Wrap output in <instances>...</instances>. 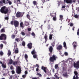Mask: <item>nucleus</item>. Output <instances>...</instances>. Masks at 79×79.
I'll return each instance as SVG.
<instances>
[{
  "label": "nucleus",
  "mask_w": 79,
  "mask_h": 79,
  "mask_svg": "<svg viewBox=\"0 0 79 79\" xmlns=\"http://www.w3.org/2000/svg\"><path fill=\"white\" fill-rule=\"evenodd\" d=\"M62 76H63L64 77H68V74L67 73H64L62 75Z\"/></svg>",
  "instance_id": "obj_22"
},
{
  "label": "nucleus",
  "mask_w": 79,
  "mask_h": 79,
  "mask_svg": "<svg viewBox=\"0 0 79 79\" xmlns=\"http://www.w3.org/2000/svg\"><path fill=\"white\" fill-rule=\"evenodd\" d=\"M76 10H77V11H78L79 12V7H76Z\"/></svg>",
  "instance_id": "obj_54"
},
{
  "label": "nucleus",
  "mask_w": 79,
  "mask_h": 79,
  "mask_svg": "<svg viewBox=\"0 0 79 79\" xmlns=\"http://www.w3.org/2000/svg\"><path fill=\"white\" fill-rule=\"evenodd\" d=\"M49 51L50 53L53 52V47H52V46H50L49 48Z\"/></svg>",
  "instance_id": "obj_16"
},
{
  "label": "nucleus",
  "mask_w": 79,
  "mask_h": 79,
  "mask_svg": "<svg viewBox=\"0 0 79 79\" xmlns=\"http://www.w3.org/2000/svg\"><path fill=\"white\" fill-rule=\"evenodd\" d=\"M2 66L4 68H6V65L4 63H2Z\"/></svg>",
  "instance_id": "obj_28"
},
{
  "label": "nucleus",
  "mask_w": 79,
  "mask_h": 79,
  "mask_svg": "<svg viewBox=\"0 0 79 79\" xmlns=\"http://www.w3.org/2000/svg\"><path fill=\"white\" fill-rule=\"evenodd\" d=\"M23 15H24V14L23 13H20V16H21V17H22L23 16Z\"/></svg>",
  "instance_id": "obj_59"
},
{
  "label": "nucleus",
  "mask_w": 79,
  "mask_h": 79,
  "mask_svg": "<svg viewBox=\"0 0 79 79\" xmlns=\"http://www.w3.org/2000/svg\"><path fill=\"white\" fill-rule=\"evenodd\" d=\"M11 51H10V50H8V53H7L8 56H11Z\"/></svg>",
  "instance_id": "obj_24"
},
{
  "label": "nucleus",
  "mask_w": 79,
  "mask_h": 79,
  "mask_svg": "<svg viewBox=\"0 0 79 79\" xmlns=\"http://www.w3.org/2000/svg\"><path fill=\"white\" fill-rule=\"evenodd\" d=\"M13 21H12L10 22V24H11V25H13Z\"/></svg>",
  "instance_id": "obj_60"
},
{
  "label": "nucleus",
  "mask_w": 79,
  "mask_h": 79,
  "mask_svg": "<svg viewBox=\"0 0 79 79\" xmlns=\"http://www.w3.org/2000/svg\"><path fill=\"white\" fill-rule=\"evenodd\" d=\"M49 39L50 40H51L52 39V35H50L49 36Z\"/></svg>",
  "instance_id": "obj_45"
},
{
  "label": "nucleus",
  "mask_w": 79,
  "mask_h": 79,
  "mask_svg": "<svg viewBox=\"0 0 79 79\" xmlns=\"http://www.w3.org/2000/svg\"><path fill=\"white\" fill-rule=\"evenodd\" d=\"M64 2H66L67 3H72L73 0H64Z\"/></svg>",
  "instance_id": "obj_11"
},
{
  "label": "nucleus",
  "mask_w": 79,
  "mask_h": 79,
  "mask_svg": "<svg viewBox=\"0 0 79 79\" xmlns=\"http://www.w3.org/2000/svg\"><path fill=\"white\" fill-rule=\"evenodd\" d=\"M60 19L59 20H60L61 21H62V19H63V16L62 15H60Z\"/></svg>",
  "instance_id": "obj_21"
},
{
  "label": "nucleus",
  "mask_w": 79,
  "mask_h": 79,
  "mask_svg": "<svg viewBox=\"0 0 79 79\" xmlns=\"http://www.w3.org/2000/svg\"><path fill=\"white\" fill-rule=\"evenodd\" d=\"M66 7V6L64 5L62 7V8H65Z\"/></svg>",
  "instance_id": "obj_63"
},
{
  "label": "nucleus",
  "mask_w": 79,
  "mask_h": 79,
  "mask_svg": "<svg viewBox=\"0 0 79 79\" xmlns=\"http://www.w3.org/2000/svg\"><path fill=\"white\" fill-rule=\"evenodd\" d=\"M14 3H17V4H19L20 3V0H17L16 1H14Z\"/></svg>",
  "instance_id": "obj_26"
},
{
  "label": "nucleus",
  "mask_w": 79,
  "mask_h": 79,
  "mask_svg": "<svg viewBox=\"0 0 79 79\" xmlns=\"http://www.w3.org/2000/svg\"><path fill=\"white\" fill-rule=\"evenodd\" d=\"M31 35L32 36H34V37L35 36V33H34V32H32L31 33Z\"/></svg>",
  "instance_id": "obj_50"
},
{
  "label": "nucleus",
  "mask_w": 79,
  "mask_h": 79,
  "mask_svg": "<svg viewBox=\"0 0 79 79\" xmlns=\"http://www.w3.org/2000/svg\"><path fill=\"white\" fill-rule=\"evenodd\" d=\"M16 37V36L14 35H11V37L12 39H14L15 38V37Z\"/></svg>",
  "instance_id": "obj_35"
},
{
  "label": "nucleus",
  "mask_w": 79,
  "mask_h": 79,
  "mask_svg": "<svg viewBox=\"0 0 79 79\" xmlns=\"http://www.w3.org/2000/svg\"><path fill=\"white\" fill-rule=\"evenodd\" d=\"M14 44H15V48H14V49L13 50V51H15V49H16V48H18L17 47V44H16V42H15L14 43Z\"/></svg>",
  "instance_id": "obj_25"
},
{
  "label": "nucleus",
  "mask_w": 79,
  "mask_h": 79,
  "mask_svg": "<svg viewBox=\"0 0 79 79\" xmlns=\"http://www.w3.org/2000/svg\"><path fill=\"white\" fill-rule=\"evenodd\" d=\"M6 35L4 34H2L0 36V40H6Z\"/></svg>",
  "instance_id": "obj_3"
},
{
  "label": "nucleus",
  "mask_w": 79,
  "mask_h": 79,
  "mask_svg": "<svg viewBox=\"0 0 79 79\" xmlns=\"http://www.w3.org/2000/svg\"><path fill=\"white\" fill-rule=\"evenodd\" d=\"M13 79V75H11L10 76L9 79Z\"/></svg>",
  "instance_id": "obj_56"
},
{
  "label": "nucleus",
  "mask_w": 79,
  "mask_h": 79,
  "mask_svg": "<svg viewBox=\"0 0 79 79\" xmlns=\"http://www.w3.org/2000/svg\"><path fill=\"white\" fill-rule=\"evenodd\" d=\"M15 71L14 70H12V73L13 74H15Z\"/></svg>",
  "instance_id": "obj_61"
},
{
  "label": "nucleus",
  "mask_w": 79,
  "mask_h": 79,
  "mask_svg": "<svg viewBox=\"0 0 79 79\" xmlns=\"http://www.w3.org/2000/svg\"><path fill=\"white\" fill-rule=\"evenodd\" d=\"M32 44L31 43H30L28 44H27V47L28 48L31 50L32 48Z\"/></svg>",
  "instance_id": "obj_8"
},
{
  "label": "nucleus",
  "mask_w": 79,
  "mask_h": 79,
  "mask_svg": "<svg viewBox=\"0 0 79 79\" xmlns=\"http://www.w3.org/2000/svg\"><path fill=\"white\" fill-rule=\"evenodd\" d=\"M0 11L2 13H4V14H7L9 11V10L8 8H6V6H4L1 7L0 9Z\"/></svg>",
  "instance_id": "obj_1"
},
{
  "label": "nucleus",
  "mask_w": 79,
  "mask_h": 79,
  "mask_svg": "<svg viewBox=\"0 0 79 79\" xmlns=\"http://www.w3.org/2000/svg\"><path fill=\"white\" fill-rule=\"evenodd\" d=\"M57 58V56H56V55L55 54L53 55L52 57H51L49 58L50 62L54 63L55 61L56 60Z\"/></svg>",
  "instance_id": "obj_2"
},
{
  "label": "nucleus",
  "mask_w": 79,
  "mask_h": 79,
  "mask_svg": "<svg viewBox=\"0 0 79 79\" xmlns=\"http://www.w3.org/2000/svg\"><path fill=\"white\" fill-rule=\"evenodd\" d=\"M13 60L12 59H10L9 60V64H13Z\"/></svg>",
  "instance_id": "obj_20"
},
{
  "label": "nucleus",
  "mask_w": 79,
  "mask_h": 79,
  "mask_svg": "<svg viewBox=\"0 0 79 79\" xmlns=\"http://www.w3.org/2000/svg\"><path fill=\"white\" fill-rule=\"evenodd\" d=\"M13 65L14 66H16L17 65V64H18V61H13V63H12Z\"/></svg>",
  "instance_id": "obj_18"
},
{
  "label": "nucleus",
  "mask_w": 79,
  "mask_h": 79,
  "mask_svg": "<svg viewBox=\"0 0 79 79\" xmlns=\"http://www.w3.org/2000/svg\"><path fill=\"white\" fill-rule=\"evenodd\" d=\"M58 67V64H56L55 65V69H57Z\"/></svg>",
  "instance_id": "obj_47"
},
{
  "label": "nucleus",
  "mask_w": 79,
  "mask_h": 79,
  "mask_svg": "<svg viewBox=\"0 0 79 79\" xmlns=\"http://www.w3.org/2000/svg\"><path fill=\"white\" fill-rule=\"evenodd\" d=\"M16 72L17 74H19L21 73V69L20 66H18L17 69L16 70Z\"/></svg>",
  "instance_id": "obj_6"
},
{
  "label": "nucleus",
  "mask_w": 79,
  "mask_h": 79,
  "mask_svg": "<svg viewBox=\"0 0 79 79\" xmlns=\"http://www.w3.org/2000/svg\"><path fill=\"white\" fill-rule=\"evenodd\" d=\"M27 73H28L27 71H25V74L26 75V74H27Z\"/></svg>",
  "instance_id": "obj_62"
},
{
  "label": "nucleus",
  "mask_w": 79,
  "mask_h": 79,
  "mask_svg": "<svg viewBox=\"0 0 79 79\" xmlns=\"http://www.w3.org/2000/svg\"><path fill=\"white\" fill-rule=\"evenodd\" d=\"M74 26V24H73V23H71L70 24V26L71 27H72V26Z\"/></svg>",
  "instance_id": "obj_46"
},
{
  "label": "nucleus",
  "mask_w": 79,
  "mask_h": 79,
  "mask_svg": "<svg viewBox=\"0 0 79 79\" xmlns=\"http://www.w3.org/2000/svg\"><path fill=\"white\" fill-rule=\"evenodd\" d=\"M1 32H5V30L4 28H2L1 30Z\"/></svg>",
  "instance_id": "obj_33"
},
{
  "label": "nucleus",
  "mask_w": 79,
  "mask_h": 79,
  "mask_svg": "<svg viewBox=\"0 0 79 79\" xmlns=\"http://www.w3.org/2000/svg\"><path fill=\"white\" fill-rule=\"evenodd\" d=\"M0 47L1 48V49L3 48V45L2 44H1L0 45Z\"/></svg>",
  "instance_id": "obj_42"
},
{
  "label": "nucleus",
  "mask_w": 79,
  "mask_h": 79,
  "mask_svg": "<svg viewBox=\"0 0 79 79\" xmlns=\"http://www.w3.org/2000/svg\"><path fill=\"white\" fill-rule=\"evenodd\" d=\"M27 17L28 19L29 20H31V18H30V15H29V14H27Z\"/></svg>",
  "instance_id": "obj_34"
},
{
  "label": "nucleus",
  "mask_w": 79,
  "mask_h": 79,
  "mask_svg": "<svg viewBox=\"0 0 79 79\" xmlns=\"http://www.w3.org/2000/svg\"><path fill=\"white\" fill-rule=\"evenodd\" d=\"M36 75H37V76H39V77H42V75H41L40 73H37L36 74Z\"/></svg>",
  "instance_id": "obj_38"
},
{
  "label": "nucleus",
  "mask_w": 79,
  "mask_h": 79,
  "mask_svg": "<svg viewBox=\"0 0 79 79\" xmlns=\"http://www.w3.org/2000/svg\"><path fill=\"white\" fill-rule=\"evenodd\" d=\"M24 57L25 58V60H26L27 61H28V60H27V59L28 58V56L27 54H25L24 56Z\"/></svg>",
  "instance_id": "obj_19"
},
{
  "label": "nucleus",
  "mask_w": 79,
  "mask_h": 79,
  "mask_svg": "<svg viewBox=\"0 0 79 79\" xmlns=\"http://www.w3.org/2000/svg\"><path fill=\"white\" fill-rule=\"evenodd\" d=\"M74 74L75 75H74L73 77V79H79V77H78V75H77L78 74V73H77V71H75L74 72ZM75 76H76V77Z\"/></svg>",
  "instance_id": "obj_5"
},
{
  "label": "nucleus",
  "mask_w": 79,
  "mask_h": 79,
  "mask_svg": "<svg viewBox=\"0 0 79 79\" xmlns=\"http://www.w3.org/2000/svg\"><path fill=\"white\" fill-rule=\"evenodd\" d=\"M47 37H48V36H47V33H46L44 36V38L45 40H47Z\"/></svg>",
  "instance_id": "obj_30"
},
{
  "label": "nucleus",
  "mask_w": 79,
  "mask_h": 79,
  "mask_svg": "<svg viewBox=\"0 0 79 79\" xmlns=\"http://www.w3.org/2000/svg\"><path fill=\"white\" fill-rule=\"evenodd\" d=\"M33 3L34 4V5H37V2L35 1H34L33 2Z\"/></svg>",
  "instance_id": "obj_31"
},
{
  "label": "nucleus",
  "mask_w": 79,
  "mask_h": 79,
  "mask_svg": "<svg viewBox=\"0 0 79 79\" xmlns=\"http://www.w3.org/2000/svg\"><path fill=\"white\" fill-rule=\"evenodd\" d=\"M32 79H40L39 77H34L32 78Z\"/></svg>",
  "instance_id": "obj_43"
},
{
  "label": "nucleus",
  "mask_w": 79,
  "mask_h": 79,
  "mask_svg": "<svg viewBox=\"0 0 79 79\" xmlns=\"http://www.w3.org/2000/svg\"><path fill=\"white\" fill-rule=\"evenodd\" d=\"M20 26L21 27H23V22H21L20 23Z\"/></svg>",
  "instance_id": "obj_36"
},
{
  "label": "nucleus",
  "mask_w": 79,
  "mask_h": 79,
  "mask_svg": "<svg viewBox=\"0 0 79 79\" xmlns=\"http://www.w3.org/2000/svg\"><path fill=\"white\" fill-rule=\"evenodd\" d=\"M63 45L64 47L65 48V49H67V47H66V42H64Z\"/></svg>",
  "instance_id": "obj_27"
},
{
  "label": "nucleus",
  "mask_w": 79,
  "mask_h": 79,
  "mask_svg": "<svg viewBox=\"0 0 79 79\" xmlns=\"http://www.w3.org/2000/svg\"><path fill=\"white\" fill-rule=\"evenodd\" d=\"M8 3H9V5H11L12 3L11 2L9 1L8 2Z\"/></svg>",
  "instance_id": "obj_53"
},
{
  "label": "nucleus",
  "mask_w": 79,
  "mask_h": 79,
  "mask_svg": "<svg viewBox=\"0 0 79 79\" xmlns=\"http://www.w3.org/2000/svg\"><path fill=\"white\" fill-rule=\"evenodd\" d=\"M55 41H54L53 42L52 44V47H54L55 46Z\"/></svg>",
  "instance_id": "obj_39"
},
{
  "label": "nucleus",
  "mask_w": 79,
  "mask_h": 79,
  "mask_svg": "<svg viewBox=\"0 0 79 79\" xmlns=\"http://www.w3.org/2000/svg\"><path fill=\"white\" fill-rule=\"evenodd\" d=\"M22 45L24 47L25 46V45H26V43H25V42L24 41H23L22 42Z\"/></svg>",
  "instance_id": "obj_40"
},
{
  "label": "nucleus",
  "mask_w": 79,
  "mask_h": 79,
  "mask_svg": "<svg viewBox=\"0 0 79 79\" xmlns=\"http://www.w3.org/2000/svg\"><path fill=\"white\" fill-rule=\"evenodd\" d=\"M64 55H65L66 56H67V55H68V53L67 52H65Z\"/></svg>",
  "instance_id": "obj_57"
},
{
  "label": "nucleus",
  "mask_w": 79,
  "mask_h": 79,
  "mask_svg": "<svg viewBox=\"0 0 79 79\" xmlns=\"http://www.w3.org/2000/svg\"><path fill=\"white\" fill-rule=\"evenodd\" d=\"M77 43L76 42H74L73 44V47L74 48H76L77 47Z\"/></svg>",
  "instance_id": "obj_13"
},
{
  "label": "nucleus",
  "mask_w": 79,
  "mask_h": 79,
  "mask_svg": "<svg viewBox=\"0 0 79 79\" xmlns=\"http://www.w3.org/2000/svg\"><path fill=\"white\" fill-rule=\"evenodd\" d=\"M2 3H3L4 4H8V2L6 1H6L5 0H2Z\"/></svg>",
  "instance_id": "obj_29"
},
{
  "label": "nucleus",
  "mask_w": 79,
  "mask_h": 79,
  "mask_svg": "<svg viewBox=\"0 0 79 79\" xmlns=\"http://www.w3.org/2000/svg\"><path fill=\"white\" fill-rule=\"evenodd\" d=\"M31 53L32 55H34L35 54H36V52H35V49H33L32 51L31 52Z\"/></svg>",
  "instance_id": "obj_17"
},
{
  "label": "nucleus",
  "mask_w": 79,
  "mask_h": 79,
  "mask_svg": "<svg viewBox=\"0 0 79 79\" xmlns=\"http://www.w3.org/2000/svg\"><path fill=\"white\" fill-rule=\"evenodd\" d=\"M21 34H22L23 35H25V33L23 31H22L21 32Z\"/></svg>",
  "instance_id": "obj_48"
},
{
  "label": "nucleus",
  "mask_w": 79,
  "mask_h": 79,
  "mask_svg": "<svg viewBox=\"0 0 79 79\" xmlns=\"http://www.w3.org/2000/svg\"><path fill=\"white\" fill-rule=\"evenodd\" d=\"M5 19H6V20H7V21H8V19H9V18H8V17H6L5 18Z\"/></svg>",
  "instance_id": "obj_49"
},
{
  "label": "nucleus",
  "mask_w": 79,
  "mask_h": 79,
  "mask_svg": "<svg viewBox=\"0 0 79 79\" xmlns=\"http://www.w3.org/2000/svg\"><path fill=\"white\" fill-rule=\"evenodd\" d=\"M46 69H47L46 67H44V66H42L41 67V69L44 70V72H45V73H47V70H46Z\"/></svg>",
  "instance_id": "obj_12"
},
{
  "label": "nucleus",
  "mask_w": 79,
  "mask_h": 79,
  "mask_svg": "<svg viewBox=\"0 0 79 79\" xmlns=\"http://www.w3.org/2000/svg\"><path fill=\"white\" fill-rule=\"evenodd\" d=\"M10 68V69H11V70H13V69H15L14 68V67H13V65H11Z\"/></svg>",
  "instance_id": "obj_37"
},
{
  "label": "nucleus",
  "mask_w": 79,
  "mask_h": 79,
  "mask_svg": "<svg viewBox=\"0 0 79 79\" xmlns=\"http://www.w3.org/2000/svg\"><path fill=\"white\" fill-rule=\"evenodd\" d=\"M74 17L75 18H78V17H79V16L77 15H74Z\"/></svg>",
  "instance_id": "obj_44"
},
{
  "label": "nucleus",
  "mask_w": 79,
  "mask_h": 79,
  "mask_svg": "<svg viewBox=\"0 0 79 79\" xmlns=\"http://www.w3.org/2000/svg\"><path fill=\"white\" fill-rule=\"evenodd\" d=\"M15 51H14L15 53L16 54L17 53H19V51L18 50V48H16L15 49Z\"/></svg>",
  "instance_id": "obj_15"
},
{
  "label": "nucleus",
  "mask_w": 79,
  "mask_h": 79,
  "mask_svg": "<svg viewBox=\"0 0 79 79\" xmlns=\"http://www.w3.org/2000/svg\"><path fill=\"white\" fill-rule=\"evenodd\" d=\"M0 55L1 56H3V52L2 51H1L0 52Z\"/></svg>",
  "instance_id": "obj_41"
},
{
  "label": "nucleus",
  "mask_w": 79,
  "mask_h": 79,
  "mask_svg": "<svg viewBox=\"0 0 79 79\" xmlns=\"http://www.w3.org/2000/svg\"><path fill=\"white\" fill-rule=\"evenodd\" d=\"M56 12L55 13H54L55 15V16H53V15H51V16H52V17H53V19L54 21H56Z\"/></svg>",
  "instance_id": "obj_10"
},
{
  "label": "nucleus",
  "mask_w": 79,
  "mask_h": 79,
  "mask_svg": "<svg viewBox=\"0 0 79 79\" xmlns=\"http://www.w3.org/2000/svg\"><path fill=\"white\" fill-rule=\"evenodd\" d=\"M21 16V12H17L16 14V17L17 18H19Z\"/></svg>",
  "instance_id": "obj_14"
},
{
  "label": "nucleus",
  "mask_w": 79,
  "mask_h": 79,
  "mask_svg": "<svg viewBox=\"0 0 79 79\" xmlns=\"http://www.w3.org/2000/svg\"><path fill=\"white\" fill-rule=\"evenodd\" d=\"M14 79H18V76H16V75H15L14 76Z\"/></svg>",
  "instance_id": "obj_52"
},
{
  "label": "nucleus",
  "mask_w": 79,
  "mask_h": 79,
  "mask_svg": "<svg viewBox=\"0 0 79 79\" xmlns=\"http://www.w3.org/2000/svg\"><path fill=\"white\" fill-rule=\"evenodd\" d=\"M24 24L26 26H29V23L26 21H25Z\"/></svg>",
  "instance_id": "obj_23"
},
{
  "label": "nucleus",
  "mask_w": 79,
  "mask_h": 79,
  "mask_svg": "<svg viewBox=\"0 0 79 79\" xmlns=\"http://www.w3.org/2000/svg\"><path fill=\"white\" fill-rule=\"evenodd\" d=\"M33 57L34 58H37V54H33Z\"/></svg>",
  "instance_id": "obj_32"
},
{
  "label": "nucleus",
  "mask_w": 79,
  "mask_h": 79,
  "mask_svg": "<svg viewBox=\"0 0 79 79\" xmlns=\"http://www.w3.org/2000/svg\"><path fill=\"white\" fill-rule=\"evenodd\" d=\"M73 66L74 68L77 69H79V61H77L76 63L75 62L73 63Z\"/></svg>",
  "instance_id": "obj_4"
},
{
  "label": "nucleus",
  "mask_w": 79,
  "mask_h": 79,
  "mask_svg": "<svg viewBox=\"0 0 79 79\" xmlns=\"http://www.w3.org/2000/svg\"><path fill=\"white\" fill-rule=\"evenodd\" d=\"M28 31H29V32H30V31H31V28H28Z\"/></svg>",
  "instance_id": "obj_58"
},
{
  "label": "nucleus",
  "mask_w": 79,
  "mask_h": 79,
  "mask_svg": "<svg viewBox=\"0 0 79 79\" xmlns=\"http://www.w3.org/2000/svg\"><path fill=\"white\" fill-rule=\"evenodd\" d=\"M22 77H23V78H25V77H26V75L25 74L23 75Z\"/></svg>",
  "instance_id": "obj_51"
},
{
  "label": "nucleus",
  "mask_w": 79,
  "mask_h": 79,
  "mask_svg": "<svg viewBox=\"0 0 79 79\" xmlns=\"http://www.w3.org/2000/svg\"><path fill=\"white\" fill-rule=\"evenodd\" d=\"M77 35H79V28L77 30Z\"/></svg>",
  "instance_id": "obj_55"
},
{
  "label": "nucleus",
  "mask_w": 79,
  "mask_h": 79,
  "mask_svg": "<svg viewBox=\"0 0 79 79\" xmlns=\"http://www.w3.org/2000/svg\"><path fill=\"white\" fill-rule=\"evenodd\" d=\"M2 42L4 43L5 44V45H6V41H2Z\"/></svg>",
  "instance_id": "obj_64"
},
{
  "label": "nucleus",
  "mask_w": 79,
  "mask_h": 79,
  "mask_svg": "<svg viewBox=\"0 0 79 79\" xmlns=\"http://www.w3.org/2000/svg\"><path fill=\"white\" fill-rule=\"evenodd\" d=\"M14 24L15 27H18V25L19 24V22L16 20H15L14 22Z\"/></svg>",
  "instance_id": "obj_7"
},
{
  "label": "nucleus",
  "mask_w": 79,
  "mask_h": 79,
  "mask_svg": "<svg viewBox=\"0 0 79 79\" xmlns=\"http://www.w3.org/2000/svg\"><path fill=\"white\" fill-rule=\"evenodd\" d=\"M62 45L60 44L56 48V49L57 50H60L62 49Z\"/></svg>",
  "instance_id": "obj_9"
}]
</instances>
